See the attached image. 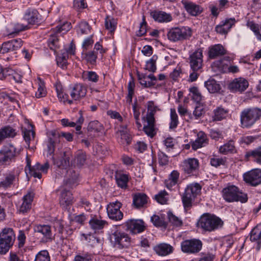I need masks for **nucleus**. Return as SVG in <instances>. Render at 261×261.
Segmentation results:
<instances>
[{"label":"nucleus","mask_w":261,"mask_h":261,"mask_svg":"<svg viewBox=\"0 0 261 261\" xmlns=\"http://www.w3.org/2000/svg\"><path fill=\"white\" fill-rule=\"evenodd\" d=\"M199 167V161L196 158H188L182 163V169L188 174L194 175L197 173Z\"/></svg>","instance_id":"obj_18"},{"label":"nucleus","mask_w":261,"mask_h":261,"mask_svg":"<svg viewBox=\"0 0 261 261\" xmlns=\"http://www.w3.org/2000/svg\"><path fill=\"white\" fill-rule=\"evenodd\" d=\"M190 67L192 70L200 71L203 66V50L198 48L189 57Z\"/></svg>","instance_id":"obj_15"},{"label":"nucleus","mask_w":261,"mask_h":261,"mask_svg":"<svg viewBox=\"0 0 261 261\" xmlns=\"http://www.w3.org/2000/svg\"><path fill=\"white\" fill-rule=\"evenodd\" d=\"M149 197L144 193H138L133 195V204L137 208L146 207Z\"/></svg>","instance_id":"obj_23"},{"label":"nucleus","mask_w":261,"mask_h":261,"mask_svg":"<svg viewBox=\"0 0 261 261\" xmlns=\"http://www.w3.org/2000/svg\"><path fill=\"white\" fill-rule=\"evenodd\" d=\"M86 93L87 88L82 84H76L73 87L70 96L73 99L77 100L85 97Z\"/></svg>","instance_id":"obj_26"},{"label":"nucleus","mask_w":261,"mask_h":261,"mask_svg":"<svg viewBox=\"0 0 261 261\" xmlns=\"http://www.w3.org/2000/svg\"><path fill=\"white\" fill-rule=\"evenodd\" d=\"M226 54V50L220 44L212 45L209 47L208 56L211 59H214Z\"/></svg>","instance_id":"obj_27"},{"label":"nucleus","mask_w":261,"mask_h":261,"mask_svg":"<svg viewBox=\"0 0 261 261\" xmlns=\"http://www.w3.org/2000/svg\"><path fill=\"white\" fill-rule=\"evenodd\" d=\"M67 179L64 181L65 189L62 191L60 199L61 205L66 206L71 204L73 202V197L72 194L67 189H72L76 185L78 178V173H76L71 169L67 171Z\"/></svg>","instance_id":"obj_1"},{"label":"nucleus","mask_w":261,"mask_h":261,"mask_svg":"<svg viewBox=\"0 0 261 261\" xmlns=\"http://www.w3.org/2000/svg\"><path fill=\"white\" fill-rule=\"evenodd\" d=\"M22 133L24 140L29 147L30 142L34 139L35 135V131L33 130V126L30 124L28 129L23 128Z\"/></svg>","instance_id":"obj_38"},{"label":"nucleus","mask_w":261,"mask_h":261,"mask_svg":"<svg viewBox=\"0 0 261 261\" xmlns=\"http://www.w3.org/2000/svg\"><path fill=\"white\" fill-rule=\"evenodd\" d=\"M135 84L133 80L130 81L127 86V95L126 97V101L129 105L132 102V98L134 95Z\"/></svg>","instance_id":"obj_53"},{"label":"nucleus","mask_w":261,"mask_h":261,"mask_svg":"<svg viewBox=\"0 0 261 261\" xmlns=\"http://www.w3.org/2000/svg\"><path fill=\"white\" fill-rule=\"evenodd\" d=\"M186 11L193 16H196L202 11V9L199 6L192 2L184 3Z\"/></svg>","instance_id":"obj_36"},{"label":"nucleus","mask_w":261,"mask_h":261,"mask_svg":"<svg viewBox=\"0 0 261 261\" xmlns=\"http://www.w3.org/2000/svg\"><path fill=\"white\" fill-rule=\"evenodd\" d=\"M201 187L198 183L188 185L183 193L181 200L186 211L189 210L192 206V203L196 197L201 192Z\"/></svg>","instance_id":"obj_5"},{"label":"nucleus","mask_w":261,"mask_h":261,"mask_svg":"<svg viewBox=\"0 0 261 261\" xmlns=\"http://www.w3.org/2000/svg\"><path fill=\"white\" fill-rule=\"evenodd\" d=\"M191 35V29L185 27L171 28L167 33L168 39L174 42L187 39Z\"/></svg>","instance_id":"obj_9"},{"label":"nucleus","mask_w":261,"mask_h":261,"mask_svg":"<svg viewBox=\"0 0 261 261\" xmlns=\"http://www.w3.org/2000/svg\"><path fill=\"white\" fill-rule=\"evenodd\" d=\"M39 14L36 9H28L25 12L23 20L29 24H34L39 22Z\"/></svg>","instance_id":"obj_28"},{"label":"nucleus","mask_w":261,"mask_h":261,"mask_svg":"<svg viewBox=\"0 0 261 261\" xmlns=\"http://www.w3.org/2000/svg\"><path fill=\"white\" fill-rule=\"evenodd\" d=\"M133 110L134 118L136 120V123L138 129L142 127V125L139 121L140 120V107L137 103V100L133 104Z\"/></svg>","instance_id":"obj_52"},{"label":"nucleus","mask_w":261,"mask_h":261,"mask_svg":"<svg viewBox=\"0 0 261 261\" xmlns=\"http://www.w3.org/2000/svg\"><path fill=\"white\" fill-rule=\"evenodd\" d=\"M155 199L161 204H167L169 200V195L165 191H162L155 196Z\"/></svg>","instance_id":"obj_55"},{"label":"nucleus","mask_w":261,"mask_h":261,"mask_svg":"<svg viewBox=\"0 0 261 261\" xmlns=\"http://www.w3.org/2000/svg\"><path fill=\"white\" fill-rule=\"evenodd\" d=\"M86 160V155L85 153L82 151H78L75 156L74 162L77 166H81L84 165Z\"/></svg>","instance_id":"obj_56"},{"label":"nucleus","mask_w":261,"mask_h":261,"mask_svg":"<svg viewBox=\"0 0 261 261\" xmlns=\"http://www.w3.org/2000/svg\"><path fill=\"white\" fill-rule=\"evenodd\" d=\"M15 234L12 228L6 227L0 233V253L6 254L13 246Z\"/></svg>","instance_id":"obj_6"},{"label":"nucleus","mask_w":261,"mask_h":261,"mask_svg":"<svg viewBox=\"0 0 261 261\" xmlns=\"http://www.w3.org/2000/svg\"><path fill=\"white\" fill-rule=\"evenodd\" d=\"M58 34L57 32L55 34H50L48 39V46L52 50H55L57 48L59 47Z\"/></svg>","instance_id":"obj_51"},{"label":"nucleus","mask_w":261,"mask_h":261,"mask_svg":"<svg viewBox=\"0 0 261 261\" xmlns=\"http://www.w3.org/2000/svg\"><path fill=\"white\" fill-rule=\"evenodd\" d=\"M261 117V109L250 108L244 109L240 113L241 126L250 128Z\"/></svg>","instance_id":"obj_2"},{"label":"nucleus","mask_w":261,"mask_h":261,"mask_svg":"<svg viewBox=\"0 0 261 261\" xmlns=\"http://www.w3.org/2000/svg\"><path fill=\"white\" fill-rule=\"evenodd\" d=\"M117 23L116 19L111 16H107L105 19V27L111 33L115 31Z\"/></svg>","instance_id":"obj_48"},{"label":"nucleus","mask_w":261,"mask_h":261,"mask_svg":"<svg viewBox=\"0 0 261 261\" xmlns=\"http://www.w3.org/2000/svg\"><path fill=\"white\" fill-rule=\"evenodd\" d=\"M228 111L221 107H218L214 111L213 119L216 121H220L226 118Z\"/></svg>","instance_id":"obj_44"},{"label":"nucleus","mask_w":261,"mask_h":261,"mask_svg":"<svg viewBox=\"0 0 261 261\" xmlns=\"http://www.w3.org/2000/svg\"><path fill=\"white\" fill-rule=\"evenodd\" d=\"M249 86L248 81L245 78L240 77L231 81L228 85L229 90L233 93H242Z\"/></svg>","instance_id":"obj_14"},{"label":"nucleus","mask_w":261,"mask_h":261,"mask_svg":"<svg viewBox=\"0 0 261 261\" xmlns=\"http://www.w3.org/2000/svg\"><path fill=\"white\" fill-rule=\"evenodd\" d=\"M75 29L77 35L82 36L89 34L91 28L87 22L82 21L76 25Z\"/></svg>","instance_id":"obj_35"},{"label":"nucleus","mask_w":261,"mask_h":261,"mask_svg":"<svg viewBox=\"0 0 261 261\" xmlns=\"http://www.w3.org/2000/svg\"><path fill=\"white\" fill-rule=\"evenodd\" d=\"M20 171L18 169L8 170L4 174V178L0 181V187L9 188L18 181Z\"/></svg>","instance_id":"obj_12"},{"label":"nucleus","mask_w":261,"mask_h":261,"mask_svg":"<svg viewBox=\"0 0 261 261\" xmlns=\"http://www.w3.org/2000/svg\"><path fill=\"white\" fill-rule=\"evenodd\" d=\"M38 81V90L36 92L35 96L37 98H41L44 97L46 94V91L45 88L44 83L40 77L37 79Z\"/></svg>","instance_id":"obj_50"},{"label":"nucleus","mask_w":261,"mask_h":261,"mask_svg":"<svg viewBox=\"0 0 261 261\" xmlns=\"http://www.w3.org/2000/svg\"><path fill=\"white\" fill-rule=\"evenodd\" d=\"M151 17L158 22H168L172 20V16L170 13L159 10H154L150 13Z\"/></svg>","instance_id":"obj_25"},{"label":"nucleus","mask_w":261,"mask_h":261,"mask_svg":"<svg viewBox=\"0 0 261 261\" xmlns=\"http://www.w3.org/2000/svg\"><path fill=\"white\" fill-rule=\"evenodd\" d=\"M236 23V20L234 18L226 19L222 21L219 24L216 26L215 31L217 33L225 35Z\"/></svg>","instance_id":"obj_21"},{"label":"nucleus","mask_w":261,"mask_h":261,"mask_svg":"<svg viewBox=\"0 0 261 261\" xmlns=\"http://www.w3.org/2000/svg\"><path fill=\"white\" fill-rule=\"evenodd\" d=\"M189 91L192 99L196 103H200L204 100V96L198 88L193 87L190 88Z\"/></svg>","instance_id":"obj_42"},{"label":"nucleus","mask_w":261,"mask_h":261,"mask_svg":"<svg viewBox=\"0 0 261 261\" xmlns=\"http://www.w3.org/2000/svg\"><path fill=\"white\" fill-rule=\"evenodd\" d=\"M93 256L89 253L79 254L74 257V261H92Z\"/></svg>","instance_id":"obj_61"},{"label":"nucleus","mask_w":261,"mask_h":261,"mask_svg":"<svg viewBox=\"0 0 261 261\" xmlns=\"http://www.w3.org/2000/svg\"><path fill=\"white\" fill-rule=\"evenodd\" d=\"M154 251L160 256H166L173 252V247L167 243H161L154 246Z\"/></svg>","instance_id":"obj_29"},{"label":"nucleus","mask_w":261,"mask_h":261,"mask_svg":"<svg viewBox=\"0 0 261 261\" xmlns=\"http://www.w3.org/2000/svg\"><path fill=\"white\" fill-rule=\"evenodd\" d=\"M246 156L249 157L254 162L261 165V147L248 152Z\"/></svg>","instance_id":"obj_40"},{"label":"nucleus","mask_w":261,"mask_h":261,"mask_svg":"<svg viewBox=\"0 0 261 261\" xmlns=\"http://www.w3.org/2000/svg\"><path fill=\"white\" fill-rule=\"evenodd\" d=\"M110 241L114 247L119 249L127 248L131 245V239L129 235L119 230L112 233Z\"/></svg>","instance_id":"obj_7"},{"label":"nucleus","mask_w":261,"mask_h":261,"mask_svg":"<svg viewBox=\"0 0 261 261\" xmlns=\"http://www.w3.org/2000/svg\"><path fill=\"white\" fill-rule=\"evenodd\" d=\"M208 143V139L206 135L202 131L199 132L197 134V138L191 143L192 149L196 150L200 148L207 145Z\"/></svg>","instance_id":"obj_24"},{"label":"nucleus","mask_w":261,"mask_h":261,"mask_svg":"<svg viewBox=\"0 0 261 261\" xmlns=\"http://www.w3.org/2000/svg\"><path fill=\"white\" fill-rule=\"evenodd\" d=\"M34 195L35 193L32 191H29L23 196L22 202L18 206L20 213H25L31 210Z\"/></svg>","instance_id":"obj_19"},{"label":"nucleus","mask_w":261,"mask_h":261,"mask_svg":"<svg viewBox=\"0 0 261 261\" xmlns=\"http://www.w3.org/2000/svg\"><path fill=\"white\" fill-rule=\"evenodd\" d=\"M158 57L156 56H153L151 59L147 61L146 63L145 69L154 72L156 69V61Z\"/></svg>","instance_id":"obj_57"},{"label":"nucleus","mask_w":261,"mask_h":261,"mask_svg":"<svg viewBox=\"0 0 261 261\" xmlns=\"http://www.w3.org/2000/svg\"><path fill=\"white\" fill-rule=\"evenodd\" d=\"M144 126L143 130L149 137H153L156 134L155 132V120H149L147 118H142Z\"/></svg>","instance_id":"obj_31"},{"label":"nucleus","mask_w":261,"mask_h":261,"mask_svg":"<svg viewBox=\"0 0 261 261\" xmlns=\"http://www.w3.org/2000/svg\"><path fill=\"white\" fill-rule=\"evenodd\" d=\"M202 242L197 239H187L180 244L181 251L187 254H194L198 253L202 249Z\"/></svg>","instance_id":"obj_10"},{"label":"nucleus","mask_w":261,"mask_h":261,"mask_svg":"<svg viewBox=\"0 0 261 261\" xmlns=\"http://www.w3.org/2000/svg\"><path fill=\"white\" fill-rule=\"evenodd\" d=\"M97 58V55L94 50L88 51L85 54V60L91 65H94L96 63Z\"/></svg>","instance_id":"obj_59"},{"label":"nucleus","mask_w":261,"mask_h":261,"mask_svg":"<svg viewBox=\"0 0 261 261\" xmlns=\"http://www.w3.org/2000/svg\"><path fill=\"white\" fill-rule=\"evenodd\" d=\"M86 240L90 243V245L92 247L96 246L98 244L101 243V240L98 238L94 235L88 234L85 237Z\"/></svg>","instance_id":"obj_63"},{"label":"nucleus","mask_w":261,"mask_h":261,"mask_svg":"<svg viewBox=\"0 0 261 261\" xmlns=\"http://www.w3.org/2000/svg\"><path fill=\"white\" fill-rule=\"evenodd\" d=\"M146 107L147 109V113L146 116L143 118H147L149 120H155L154 115L155 113L160 111V109L159 106L155 103L154 101L151 100L148 101L146 103Z\"/></svg>","instance_id":"obj_32"},{"label":"nucleus","mask_w":261,"mask_h":261,"mask_svg":"<svg viewBox=\"0 0 261 261\" xmlns=\"http://www.w3.org/2000/svg\"><path fill=\"white\" fill-rule=\"evenodd\" d=\"M179 176V173L177 171H173L169 175L168 178L165 181L166 187L171 190L177 184Z\"/></svg>","instance_id":"obj_37"},{"label":"nucleus","mask_w":261,"mask_h":261,"mask_svg":"<svg viewBox=\"0 0 261 261\" xmlns=\"http://www.w3.org/2000/svg\"><path fill=\"white\" fill-rule=\"evenodd\" d=\"M250 240L254 243V247L258 251L261 248V225L254 227L250 233Z\"/></svg>","instance_id":"obj_22"},{"label":"nucleus","mask_w":261,"mask_h":261,"mask_svg":"<svg viewBox=\"0 0 261 261\" xmlns=\"http://www.w3.org/2000/svg\"><path fill=\"white\" fill-rule=\"evenodd\" d=\"M89 223L91 228L95 231L103 229L105 226L107 224L106 221L96 216L92 217Z\"/></svg>","instance_id":"obj_33"},{"label":"nucleus","mask_w":261,"mask_h":261,"mask_svg":"<svg viewBox=\"0 0 261 261\" xmlns=\"http://www.w3.org/2000/svg\"><path fill=\"white\" fill-rule=\"evenodd\" d=\"M34 230L42 235L41 240L42 242H51L54 239L51 227L49 225H36L34 227Z\"/></svg>","instance_id":"obj_16"},{"label":"nucleus","mask_w":261,"mask_h":261,"mask_svg":"<svg viewBox=\"0 0 261 261\" xmlns=\"http://www.w3.org/2000/svg\"><path fill=\"white\" fill-rule=\"evenodd\" d=\"M115 178L118 187L121 188H126L128 181V175L121 171H116Z\"/></svg>","instance_id":"obj_34"},{"label":"nucleus","mask_w":261,"mask_h":261,"mask_svg":"<svg viewBox=\"0 0 261 261\" xmlns=\"http://www.w3.org/2000/svg\"><path fill=\"white\" fill-rule=\"evenodd\" d=\"M82 77L84 80L97 83L99 79V76L95 72L92 71H85L82 74Z\"/></svg>","instance_id":"obj_47"},{"label":"nucleus","mask_w":261,"mask_h":261,"mask_svg":"<svg viewBox=\"0 0 261 261\" xmlns=\"http://www.w3.org/2000/svg\"><path fill=\"white\" fill-rule=\"evenodd\" d=\"M13 30L10 32L9 34L18 33L20 32L27 30L29 29V25L27 23L17 22L12 24Z\"/></svg>","instance_id":"obj_49"},{"label":"nucleus","mask_w":261,"mask_h":261,"mask_svg":"<svg viewBox=\"0 0 261 261\" xmlns=\"http://www.w3.org/2000/svg\"><path fill=\"white\" fill-rule=\"evenodd\" d=\"M16 130L11 126L7 125L0 128V144L7 138H13L16 135Z\"/></svg>","instance_id":"obj_30"},{"label":"nucleus","mask_w":261,"mask_h":261,"mask_svg":"<svg viewBox=\"0 0 261 261\" xmlns=\"http://www.w3.org/2000/svg\"><path fill=\"white\" fill-rule=\"evenodd\" d=\"M102 125L97 120L91 121L88 126V130L91 133H99L103 130Z\"/></svg>","instance_id":"obj_46"},{"label":"nucleus","mask_w":261,"mask_h":261,"mask_svg":"<svg viewBox=\"0 0 261 261\" xmlns=\"http://www.w3.org/2000/svg\"><path fill=\"white\" fill-rule=\"evenodd\" d=\"M48 136L49 143L47 145L48 154L52 156L51 159L55 165H56L59 168H64L69 165V160L64 159L58 161H56L53 156L55 151V144L57 141V140L60 139V134L55 130H51L48 133Z\"/></svg>","instance_id":"obj_8"},{"label":"nucleus","mask_w":261,"mask_h":261,"mask_svg":"<svg viewBox=\"0 0 261 261\" xmlns=\"http://www.w3.org/2000/svg\"><path fill=\"white\" fill-rule=\"evenodd\" d=\"M34 261H50V256L46 250H41L36 255Z\"/></svg>","instance_id":"obj_58"},{"label":"nucleus","mask_w":261,"mask_h":261,"mask_svg":"<svg viewBox=\"0 0 261 261\" xmlns=\"http://www.w3.org/2000/svg\"><path fill=\"white\" fill-rule=\"evenodd\" d=\"M219 152L223 154L232 153L236 152V148L233 141H229L223 145L221 146Z\"/></svg>","instance_id":"obj_41"},{"label":"nucleus","mask_w":261,"mask_h":261,"mask_svg":"<svg viewBox=\"0 0 261 261\" xmlns=\"http://www.w3.org/2000/svg\"><path fill=\"white\" fill-rule=\"evenodd\" d=\"M151 221L153 225L157 227H161L165 225V221L159 216L155 215L151 217Z\"/></svg>","instance_id":"obj_64"},{"label":"nucleus","mask_w":261,"mask_h":261,"mask_svg":"<svg viewBox=\"0 0 261 261\" xmlns=\"http://www.w3.org/2000/svg\"><path fill=\"white\" fill-rule=\"evenodd\" d=\"M204 86L211 93L219 92L221 88L220 85L214 80H210L205 82Z\"/></svg>","instance_id":"obj_39"},{"label":"nucleus","mask_w":261,"mask_h":261,"mask_svg":"<svg viewBox=\"0 0 261 261\" xmlns=\"http://www.w3.org/2000/svg\"><path fill=\"white\" fill-rule=\"evenodd\" d=\"M223 225V222L220 218L209 214L202 215L197 223L198 227L209 232L221 228Z\"/></svg>","instance_id":"obj_3"},{"label":"nucleus","mask_w":261,"mask_h":261,"mask_svg":"<svg viewBox=\"0 0 261 261\" xmlns=\"http://www.w3.org/2000/svg\"><path fill=\"white\" fill-rule=\"evenodd\" d=\"M243 178L246 182L251 186L261 184V170L255 169L248 171L244 174Z\"/></svg>","instance_id":"obj_17"},{"label":"nucleus","mask_w":261,"mask_h":261,"mask_svg":"<svg viewBox=\"0 0 261 261\" xmlns=\"http://www.w3.org/2000/svg\"><path fill=\"white\" fill-rule=\"evenodd\" d=\"M68 56L66 52H62L57 55L56 57L57 64L58 66L64 69L67 66V59Z\"/></svg>","instance_id":"obj_43"},{"label":"nucleus","mask_w":261,"mask_h":261,"mask_svg":"<svg viewBox=\"0 0 261 261\" xmlns=\"http://www.w3.org/2000/svg\"><path fill=\"white\" fill-rule=\"evenodd\" d=\"M169 221L173 226L178 227L180 226L182 224V220L178 217L173 215L172 213H169L168 214Z\"/></svg>","instance_id":"obj_60"},{"label":"nucleus","mask_w":261,"mask_h":261,"mask_svg":"<svg viewBox=\"0 0 261 261\" xmlns=\"http://www.w3.org/2000/svg\"><path fill=\"white\" fill-rule=\"evenodd\" d=\"M10 51H13V50L10 41L5 42L1 46L0 45V54H4Z\"/></svg>","instance_id":"obj_62"},{"label":"nucleus","mask_w":261,"mask_h":261,"mask_svg":"<svg viewBox=\"0 0 261 261\" xmlns=\"http://www.w3.org/2000/svg\"><path fill=\"white\" fill-rule=\"evenodd\" d=\"M226 161V158L219 157L215 155H213L210 158V165L215 168H217L221 165H224Z\"/></svg>","instance_id":"obj_45"},{"label":"nucleus","mask_w":261,"mask_h":261,"mask_svg":"<svg viewBox=\"0 0 261 261\" xmlns=\"http://www.w3.org/2000/svg\"><path fill=\"white\" fill-rule=\"evenodd\" d=\"M18 153L14 145L9 144L4 146L0 150V165H9Z\"/></svg>","instance_id":"obj_11"},{"label":"nucleus","mask_w":261,"mask_h":261,"mask_svg":"<svg viewBox=\"0 0 261 261\" xmlns=\"http://www.w3.org/2000/svg\"><path fill=\"white\" fill-rule=\"evenodd\" d=\"M121 202L116 201L111 202L107 206V212L110 219L115 221H120L123 217V213L120 210Z\"/></svg>","instance_id":"obj_13"},{"label":"nucleus","mask_w":261,"mask_h":261,"mask_svg":"<svg viewBox=\"0 0 261 261\" xmlns=\"http://www.w3.org/2000/svg\"><path fill=\"white\" fill-rule=\"evenodd\" d=\"M222 193L223 199L228 202L240 201L245 203L248 200L247 194L234 185H228L223 189Z\"/></svg>","instance_id":"obj_4"},{"label":"nucleus","mask_w":261,"mask_h":261,"mask_svg":"<svg viewBox=\"0 0 261 261\" xmlns=\"http://www.w3.org/2000/svg\"><path fill=\"white\" fill-rule=\"evenodd\" d=\"M178 124V116L174 109H170V122L169 128L170 129L175 128Z\"/></svg>","instance_id":"obj_54"},{"label":"nucleus","mask_w":261,"mask_h":261,"mask_svg":"<svg viewBox=\"0 0 261 261\" xmlns=\"http://www.w3.org/2000/svg\"><path fill=\"white\" fill-rule=\"evenodd\" d=\"M127 230L132 233H140L145 230L144 222L142 220H129L125 223Z\"/></svg>","instance_id":"obj_20"}]
</instances>
